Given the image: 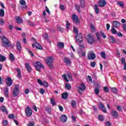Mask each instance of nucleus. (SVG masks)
<instances>
[{
  "label": "nucleus",
  "instance_id": "nucleus-1",
  "mask_svg": "<svg viewBox=\"0 0 126 126\" xmlns=\"http://www.w3.org/2000/svg\"><path fill=\"white\" fill-rule=\"evenodd\" d=\"M1 40L2 41V46L4 48H6V47H10L11 48H13V45L10 44V42L8 38H7L6 37L2 35L1 37Z\"/></svg>",
  "mask_w": 126,
  "mask_h": 126
},
{
  "label": "nucleus",
  "instance_id": "nucleus-2",
  "mask_svg": "<svg viewBox=\"0 0 126 126\" xmlns=\"http://www.w3.org/2000/svg\"><path fill=\"white\" fill-rule=\"evenodd\" d=\"M54 59L52 56L48 57L46 59L45 61V63L48 65L50 68H54V65H53V63H54Z\"/></svg>",
  "mask_w": 126,
  "mask_h": 126
},
{
  "label": "nucleus",
  "instance_id": "nucleus-3",
  "mask_svg": "<svg viewBox=\"0 0 126 126\" xmlns=\"http://www.w3.org/2000/svg\"><path fill=\"white\" fill-rule=\"evenodd\" d=\"M87 41L90 45H93V43L95 42L93 35H91V33H89L87 35Z\"/></svg>",
  "mask_w": 126,
  "mask_h": 126
},
{
  "label": "nucleus",
  "instance_id": "nucleus-4",
  "mask_svg": "<svg viewBox=\"0 0 126 126\" xmlns=\"http://www.w3.org/2000/svg\"><path fill=\"white\" fill-rule=\"evenodd\" d=\"M34 67L35 68V70L37 71H39V72H41V69H40V68L42 67L43 68H44V65H43L42 63H41L40 62H36L35 63Z\"/></svg>",
  "mask_w": 126,
  "mask_h": 126
},
{
  "label": "nucleus",
  "instance_id": "nucleus-5",
  "mask_svg": "<svg viewBox=\"0 0 126 126\" xmlns=\"http://www.w3.org/2000/svg\"><path fill=\"white\" fill-rule=\"evenodd\" d=\"M19 94V85H15V88L13 90V97H16Z\"/></svg>",
  "mask_w": 126,
  "mask_h": 126
},
{
  "label": "nucleus",
  "instance_id": "nucleus-6",
  "mask_svg": "<svg viewBox=\"0 0 126 126\" xmlns=\"http://www.w3.org/2000/svg\"><path fill=\"white\" fill-rule=\"evenodd\" d=\"M81 87H78V93L80 95H82L83 94V92L86 89V86H85V84L84 83H82L81 85Z\"/></svg>",
  "mask_w": 126,
  "mask_h": 126
},
{
  "label": "nucleus",
  "instance_id": "nucleus-7",
  "mask_svg": "<svg viewBox=\"0 0 126 126\" xmlns=\"http://www.w3.org/2000/svg\"><path fill=\"white\" fill-rule=\"evenodd\" d=\"M75 39L78 43H82L83 42V37L82 33H78L75 36Z\"/></svg>",
  "mask_w": 126,
  "mask_h": 126
},
{
  "label": "nucleus",
  "instance_id": "nucleus-8",
  "mask_svg": "<svg viewBox=\"0 0 126 126\" xmlns=\"http://www.w3.org/2000/svg\"><path fill=\"white\" fill-rule=\"evenodd\" d=\"M72 19L73 22L75 24H79L80 21H79V19H78V16H77V15L73 14L72 16Z\"/></svg>",
  "mask_w": 126,
  "mask_h": 126
},
{
  "label": "nucleus",
  "instance_id": "nucleus-9",
  "mask_svg": "<svg viewBox=\"0 0 126 126\" xmlns=\"http://www.w3.org/2000/svg\"><path fill=\"white\" fill-rule=\"evenodd\" d=\"M6 84L7 86H9L10 87L13 84V82L12 81V79L10 77H8L6 79Z\"/></svg>",
  "mask_w": 126,
  "mask_h": 126
},
{
  "label": "nucleus",
  "instance_id": "nucleus-10",
  "mask_svg": "<svg viewBox=\"0 0 126 126\" xmlns=\"http://www.w3.org/2000/svg\"><path fill=\"white\" fill-rule=\"evenodd\" d=\"M107 4V2L105 0H99L98 5L100 7H104Z\"/></svg>",
  "mask_w": 126,
  "mask_h": 126
},
{
  "label": "nucleus",
  "instance_id": "nucleus-11",
  "mask_svg": "<svg viewBox=\"0 0 126 126\" xmlns=\"http://www.w3.org/2000/svg\"><path fill=\"white\" fill-rule=\"evenodd\" d=\"M95 58L96 55H95V53L93 51L91 52L90 54L88 56V59H89V60H94Z\"/></svg>",
  "mask_w": 126,
  "mask_h": 126
},
{
  "label": "nucleus",
  "instance_id": "nucleus-12",
  "mask_svg": "<svg viewBox=\"0 0 126 126\" xmlns=\"http://www.w3.org/2000/svg\"><path fill=\"white\" fill-rule=\"evenodd\" d=\"M26 115L28 117L32 116V110L29 107H28L26 108Z\"/></svg>",
  "mask_w": 126,
  "mask_h": 126
},
{
  "label": "nucleus",
  "instance_id": "nucleus-13",
  "mask_svg": "<svg viewBox=\"0 0 126 126\" xmlns=\"http://www.w3.org/2000/svg\"><path fill=\"white\" fill-rule=\"evenodd\" d=\"M111 116H112V117H113L114 119H117V118L119 117V113L118 112V111L115 110H112L111 111Z\"/></svg>",
  "mask_w": 126,
  "mask_h": 126
},
{
  "label": "nucleus",
  "instance_id": "nucleus-14",
  "mask_svg": "<svg viewBox=\"0 0 126 126\" xmlns=\"http://www.w3.org/2000/svg\"><path fill=\"white\" fill-rule=\"evenodd\" d=\"M99 108L101 109L102 112L105 114L107 113V109H106V107H105V105H104V104H103V103L100 102Z\"/></svg>",
  "mask_w": 126,
  "mask_h": 126
},
{
  "label": "nucleus",
  "instance_id": "nucleus-15",
  "mask_svg": "<svg viewBox=\"0 0 126 126\" xmlns=\"http://www.w3.org/2000/svg\"><path fill=\"white\" fill-rule=\"evenodd\" d=\"M60 120L62 123H65L67 121V116L65 114H63L61 116Z\"/></svg>",
  "mask_w": 126,
  "mask_h": 126
},
{
  "label": "nucleus",
  "instance_id": "nucleus-16",
  "mask_svg": "<svg viewBox=\"0 0 126 126\" xmlns=\"http://www.w3.org/2000/svg\"><path fill=\"white\" fill-rule=\"evenodd\" d=\"M112 24L113 25V26L114 28H118L119 26H121V23L117 21H113Z\"/></svg>",
  "mask_w": 126,
  "mask_h": 126
},
{
  "label": "nucleus",
  "instance_id": "nucleus-17",
  "mask_svg": "<svg viewBox=\"0 0 126 126\" xmlns=\"http://www.w3.org/2000/svg\"><path fill=\"white\" fill-rule=\"evenodd\" d=\"M64 62L65 63H66V64H68V65L71 64V61L70 59L67 57H65L64 58Z\"/></svg>",
  "mask_w": 126,
  "mask_h": 126
},
{
  "label": "nucleus",
  "instance_id": "nucleus-18",
  "mask_svg": "<svg viewBox=\"0 0 126 126\" xmlns=\"http://www.w3.org/2000/svg\"><path fill=\"white\" fill-rule=\"evenodd\" d=\"M15 20L18 24H20L23 23V19H22V18H20L19 16H17L15 18Z\"/></svg>",
  "mask_w": 126,
  "mask_h": 126
},
{
  "label": "nucleus",
  "instance_id": "nucleus-19",
  "mask_svg": "<svg viewBox=\"0 0 126 126\" xmlns=\"http://www.w3.org/2000/svg\"><path fill=\"white\" fill-rule=\"evenodd\" d=\"M0 109L1 110L2 112H3V113H5V114H6L7 115V114H8L7 109L4 105H2L0 107Z\"/></svg>",
  "mask_w": 126,
  "mask_h": 126
},
{
  "label": "nucleus",
  "instance_id": "nucleus-20",
  "mask_svg": "<svg viewBox=\"0 0 126 126\" xmlns=\"http://www.w3.org/2000/svg\"><path fill=\"white\" fill-rule=\"evenodd\" d=\"M16 48L18 50V51H19V52H20L21 51V44H20V42H19V41H17L16 43Z\"/></svg>",
  "mask_w": 126,
  "mask_h": 126
},
{
  "label": "nucleus",
  "instance_id": "nucleus-21",
  "mask_svg": "<svg viewBox=\"0 0 126 126\" xmlns=\"http://www.w3.org/2000/svg\"><path fill=\"white\" fill-rule=\"evenodd\" d=\"M4 93L5 94V97L8 98V88L7 87L4 88Z\"/></svg>",
  "mask_w": 126,
  "mask_h": 126
},
{
  "label": "nucleus",
  "instance_id": "nucleus-22",
  "mask_svg": "<svg viewBox=\"0 0 126 126\" xmlns=\"http://www.w3.org/2000/svg\"><path fill=\"white\" fill-rule=\"evenodd\" d=\"M57 46L60 49H63V48H64V43L63 42H59L57 43Z\"/></svg>",
  "mask_w": 126,
  "mask_h": 126
},
{
  "label": "nucleus",
  "instance_id": "nucleus-23",
  "mask_svg": "<svg viewBox=\"0 0 126 126\" xmlns=\"http://www.w3.org/2000/svg\"><path fill=\"white\" fill-rule=\"evenodd\" d=\"M62 97L63 99L65 100V99H67V97H68V94L67 93H63L62 94Z\"/></svg>",
  "mask_w": 126,
  "mask_h": 126
},
{
  "label": "nucleus",
  "instance_id": "nucleus-24",
  "mask_svg": "<svg viewBox=\"0 0 126 126\" xmlns=\"http://www.w3.org/2000/svg\"><path fill=\"white\" fill-rule=\"evenodd\" d=\"M109 40L110 41V43H112V44H114L116 43V38L114 37L113 36H111L109 37Z\"/></svg>",
  "mask_w": 126,
  "mask_h": 126
},
{
  "label": "nucleus",
  "instance_id": "nucleus-25",
  "mask_svg": "<svg viewBox=\"0 0 126 126\" xmlns=\"http://www.w3.org/2000/svg\"><path fill=\"white\" fill-rule=\"evenodd\" d=\"M5 60H6V57L1 54H0V62L3 63V62H5Z\"/></svg>",
  "mask_w": 126,
  "mask_h": 126
},
{
  "label": "nucleus",
  "instance_id": "nucleus-26",
  "mask_svg": "<svg viewBox=\"0 0 126 126\" xmlns=\"http://www.w3.org/2000/svg\"><path fill=\"white\" fill-rule=\"evenodd\" d=\"M16 70H17V71H18V74H17L18 78H21V77H22L21 76V71H20V69H19V68H16Z\"/></svg>",
  "mask_w": 126,
  "mask_h": 126
},
{
  "label": "nucleus",
  "instance_id": "nucleus-27",
  "mask_svg": "<svg viewBox=\"0 0 126 126\" xmlns=\"http://www.w3.org/2000/svg\"><path fill=\"white\" fill-rule=\"evenodd\" d=\"M26 67L28 70V72H30L31 71V67L29 65V63H26Z\"/></svg>",
  "mask_w": 126,
  "mask_h": 126
},
{
  "label": "nucleus",
  "instance_id": "nucleus-28",
  "mask_svg": "<svg viewBox=\"0 0 126 126\" xmlns=\"http://www.w3.org/2000/svg\"><path fill=\"white\" fill-rule=\"evenodd\" d=\"M9 58L10 59V61H12V62L15 60V57H14V55L12 53H10Z\"/></svg>",
  "mask_w": 126,
  "mask_h": 126
},
{
  "label": "nucleus",
  "instance_id": "nucleus-29",
  "mask_svg": "<svg viewBox=\"0 0 126 126\" xmlns=\"http://www.w3.org/2000/svg\"><path fill=\"white\" fill-rule=\"evenodd\" d=\"M94 10L96 14H99V8H98V5L95 4L94 7Z\"/></svg>",
  "mask_w": 126,
  "mask_h": 126
},
{
  "label": "nucleus",
  "instance_id": "nucleus-30",
  "mask_svg": "<svg viewBox=\"0 0 126 126\" xmlns=\"http://www.w3.org/2000/svg\"><path fill=\"white\" fill-rule=\"evenodd\" d=\"M71 105L72 108H74V109L75 108V107L76 106V101L72 100L71 102Z\"/></svg>",
  "mask_w": 126,
  "mask_h": 126
},
{
  "label": "nucleus",
  "instance_id": "nucleus-31",
  "mask_svg": "<svg viewBox=\"0 0 126 126\" xmlns=\"http://www.w3.org/2000/svg\"><path fill=\"white\" fill-rule=\"evenodd\" d=\"M65 89H67V90H70L71 89V86L69 84H66L65 85Z\"/></svg>",
  "mask_w": 126,
  "mask_h": 126
},
{
  "label": "nucleus",
  "instance_id": "nucleus-32",
  "mask_svg": "<svg viewBox=\"0 0 126 126\" xmlns=\"http://www.w3.org/2000/svg\"><path fill=\"white\" fill-rule=\"evenodd\" d=\"M98 120L100 121V122H103L104 116H103L102 115H99L98 116Z\"/></svg>",
  "mask_w": 126,
  "mask_h": 126
},
{
  "label": "nucleus",
  "instance_id": "nucleus-33",
  "mask_svg": "<svg viewBox=\"0 0 126 126\" xmlns=\"http://www.w3.org/2000/svg\"><path fill=\"white\" fill-rule=\"evenodd\" d=\"M35 47L37 49H38V50H43V47L42 46L40 45L39 43H36V44H35Z\"/></svg>",
  "mask_w": 126,
  "mask_h": 126
},
{
  "label": "nucleus",
  "instance_id": "nucleus-34",
  "mask_svg": "<svg viewBox=\"0 0 126 126\" xmlns=\"http://www.w3.org/2000/svg\"><path fill=\"white\" fill-rule=\"evenodd\" d=\"M111 32L114 35H116L118 33V32L115 29L114 27H112L111 28Z\"/></svg>",
  "mask_w": 126,
  "mask_h": 126
},
{
  "label": "nucleus",
  "instance_id": "nucleus-35",
  "mask_svg": "<svg viewBox=\"0 0 126 126\" xmlns=\"http://www.w3.org/2000/svg\"><path fill=\"white\" fill-rule=\"evenodd\" d=\"M90 28L92 32H95L96 31V29L95 28V27H94V25H93V24H91Z\"/></svg>",
  "mask_w": 126,
  "mask_h": 126
},
{
  "label": "nucleus",
  "instance_id": "nucleus-36",
  "mask_svg": "<svg viewBox=\"0 0 126 126\" xmlns=\"http://www.w3.org/2000/svg\"><path fill=\"white\" fill-rule=\"evenodd\" d=\"M81 7H85L84 0H80Z\"/></svg>",
  "mask_w": 126,
  "mask_h": 126
},
{
  "label": "nucleus",
  "instance_id": "nucleus-37",
  "mask_svg": "<svg viewBox=\"0 0 126 126\" xmlns=\"http://www.w3.org/2000/svg\"><path fill=\"white\" fill-rule=\"evenodd\" d=\"M0 16L1 17H3V16H4V10L3 9H0Z\"/></svg>",
  "mask_w": 126,
  "mask_h": 126
},
{
  "label": "nucleus",
  "instance_id": "nucleus-38",
  "mask_svg": "<svg viewBox=\"0 0 126 126\" xmlns=\"http://www.w3.org/2000/svg\"><path fill=\"white\" fill-rule=\"evenodd\" d=\"M94 91L95 95H98L100 93V90L98 88L94 89Z\"/></svg>",
  "mask_w": 126,
  "mask_h": 126
},
{
  "label": "nucleus",
  "instance_id": "nucleus-39",
  "mask_svg": "<svg viewBox=\"0 0 126 126\" xmlns=\"http://www.w3.org/2000/svg\"><path fill=\"white\" fill-rule=\"evenodd\" d=\"M50 102L52 104V106H55L56 105V101H55V99L54 98H51L50 99Z\"/></svg>",
  "mask_w": 126,
  "mask_h": 126
},
{
  "label": "nucleus",
  "instance_id": "nucleus-40",
  "mask_svg": "<svg viewBox=\"0 0 126 126\" xmlns=\"http://www.w3.org/2000/svg\"><path fill=\"white\" fill-rule=\"evenodd\" d=\"M19 2L21 5H26V1L25 0H20Z\"/></svg>",
  "mask_w": 126,
  "mask_h": 126
},
{
  "label": "nucleus",
  "instance_id": "nucleus-41",
  "mask_svg": "<svg viewBox=\"0 0 126 126\" xmlns=\"http://www.w3.org/2000/svg\"><path fill=\"white\" fill-rule=\"evenodd\" d=\"M100 55H101V58H102V59H106V53H105V52H101L100 53Z\"/></svg>",
  "mask_w": 126,
  "mask_h": 126
},
{
  "label": "nucleus",
  "instance_id": "nucleus-42",
  "mask_svg": "<svg viewBox=\"0 0 126 126\" xmlns=\"http://www.w3.org/2000/svg\"><path fill=\"white\" fill-rule=\"evenodd\" d=\"M111 91L113 93H118V89L116 88H111Z\"/></svg>",
  "mask_w": 126,
  "mask_h": 126
},
{
  "label": "nucleus",
  "instance_id": "nucleus-43",
  "mask_svg": "<svg viewBox=\"0 0 126 126\" xmlns=\"http://www.w3.org/2000/svg\"><path fill=\"white\" fill-rule=\"evenodd\" d=\"M75 7L77 12H81V11L80 10V5H77Z\"/></svg>",
  "mask_w": 126,
  "mask_h": 126
},
{
  "label": "nucleus",
  "instance_id": "nucleus-44",
  "mask_svg": "<svg viewBox=\"0 0 126 126\" xmlns=\"http://www.w3.org/2000/svg\"><path fill=\"white\" fill-rule=\"evenodd\" d=\"M62 77L63 78L64 80H65V82H68V80H67V78L66 77V75L63 74L62 75Z\"/></svg>",
  "mask_w": 126,
  "mask_h": 126
},
{
  "label": "nucleus",
  "instance_id": "nucleus-45",
  "mask_svg": "<svg viewBox=\"0 0 126 126\" xmlns=\"http://www.w3.org/2000/svg\"><path fill=\"white\" fill-rule=\"evenodd\" d=\"M8 118H9V119H10L11 120H12V119H15L14 115L13 114H9L8 115Z\"/></svg>",
  "mask_w": 126,
  "mask_h": 126
},
{
  "label": "nucleus",
  "instance_id": "nucleus-46",
  "mask_svg": "<svg viewBox=\"0 0 126 126\" xmlns=\"http://www.w3.org/2000/svg\"><path fill=\"white\" fill-rule=\"evenodd\" d=\"M43 38L45 40H48V39H49V35L47 34V33H45L43 35Z\"/></svg>",
  "mask_w": 126,
  "mask_h": 126
},
{
  "label": "nucleus",
  "instance_id": "nucleus-47",
  "mask_svg": "<svg viewBox=\"0 0 126 126\" xmlns=\"http://www.w3.org/2000/svg\"><path fill=\"white\" fill-rule=\"evenodd\" d=\"M66 29H69V27L70 26V23H69V22L68 21H66Z\"/></svg>",
  "mask_w": 126,
  "mask_h": 126
},
{
  "label": "nucleus",
  "instance_id": "nucleus-48",
  "mask_svg": "<svg viewBox=\"0 0 126 126\" xmlns=\"http://www.w3.org/2000/svg\"><path fill=\"white\" fill-rule=\"evenodd\" d=\"M73 32L76 34H78V29L75 28V27H73Z\"/></svg>",
  "mask_w": 126,
  "mask_h": 126
},
{
  "label": "nucleus",
  "instance_id": "nucleus-49",
  "mask_svg": "<svg viewBox=\"0 0 126 126\" xmlns=\"http://www.w3.org/2000/svg\"><path fill=\"white\" fill-rule=\"evenodd\" d=\"M27 23H28L29 25H30V26H32V27H34L35 26V24H34V23L31 22V21H27Z\"/></svg>",
  "mask_w": 126,
  "mask_h": 126
},
{
  "label": "nucleus",
  "instance_id": "nucleus-50",
  "mask_svg": "<svg viewBox=\"0 0 126 126\" xmlns=\"http://www.w3.org/2000/svg\"><path fill=\"white\" fill-rule=\"evenodd\" d=\"M103 90L104 92L108 93V92H109V88H108L107 86H105L103 88Z\"/></svg>",
  "mask_w": 126,
  "mask_h": 126
},
{
  "label": "nucleus",
  "instance_id": "nucleus-51",
  "mask_svg": "<svg viewBox=\"0 0 126 126\" xmlns=\"http://www.w3.org/2000/svg\"><path fill=\"white\" fill-rule=\"evenodd\" d=\"M2 125L3 126H7L8 125V121L7 120H3L2 122Z\"/></svg>",
  "mask_w": 126,
  "mask_h": 126
},
{
  "label": "nucleus",
  "instance_id": "nucleus-52",
  "mask_svg": "<svg viewBox=\"0 0 126 126\" xmlns=\"http://www.w3.org/2000/svg\"><path fill=\"white\" fill-rule=\"evenodd\" d=\"M117 4H118V5H120V6H121V7H124V2L121 1L118 2Z\"/></svg>",
  "mask_w": 126,
  "mask_h": 126
},
{
  "label": "nucleus",
  "instance_id": "nucleus-53",
  "mask_svg": "<svg viewBox=\"0 0 126 126\" xmlns=\"http://www.w3.org/2000/svg\"><path fill=\"white\" fill-rule=\"evenodd\" d=\"M43 85V86H44V87L47 88V87H48V86H49V84L47 82H46V81H44Z\"/></svg>",
  "mask_w": 126,
  "mask_h": 126
},
{
  "label": "nucleus",
  "instance_id": "nucleus-54",
  "mask_svg": "<svg viewBox=\"0 0 126 126\" xmlns=\"http://www.w3.org/2000/svg\"><path fill=\"white\" fill-rule=\"evenodd\" d=\"M39 92H40V94H42L43 95L45 93V90H44V89H43V88H41L39 90Z\"/></svg>",
  "mask_w": 126,
  "mask_h": 126
},
{
  "label": "nucleus",
  "instance_id": "nucleus-55",
  "mask_svg": "<svg viewBox=\"0 0 126 126\" xmlns=\"http://www.w3.org/2000/svg\"><path fill=\"white\" fill-rule=\"evenodd\" d=\"M37 81L38 84H39L40 85L43 86V81H42V80H40V79H37Z\"/></svg>",
  "mask_w": 126,
  "mask_h": 126
},
{
  "label": "nucleus",
  "instance_id": "nucleus-56",
  "mask_svg": "<svg viewBox=\"0 0 126 126\" xmlns=\"http://www.w3.org/2000/svg\"><path fill=\"white\" fill-rule=\"evenodd\" d=\"M121 63L122 64H125V63H126V59L124 57L121 59Z\"/></svg>",
  "mask_w": 126,
  "mask_h": 126
},
{
  "label": "nucleus",
  "instance_id": "nucleus-57",
  "mask_svg": "<svg viewBox=\"0 0 126 126\" xmlns=\"http://www.w3.org/2000/svg\"><path fill=\"white\" fill-rule=\"evenodd\" d=\"M95 35L97 38V40L99 41H101V39L100 38V34H99V32H96Z\"/></svg>",
  "mask_w": 126,
  "mask_h": 126
},
{
  "label": "nucleus",
  "instance_id": "nucleus-58",
  "mask_svg": "<svg viewBox=\"0 0 126 126\" xmlns=\"http://www.w3.org/2000/svg\"><path fill=\"white\" fill-rule=\"evenodd\" d=\"M90 65L91 66H92V67H95V66H96V62H92L90 64Z\"/></svg>",
  "mask_w": 126,
  "mask_h": 126
},
{
  "label": "nucleus",
  "instance_id": "nucleus-59",
  "mask_svg": "<svg viewBox=\"0 0 126 126\" xmlns=\"http://www.w3.org/2000/svg\"><path fill=\"white\" fill-rule=\"evenodd\" d=\"M100 36H101V37H102L103 39H106V35H105V33H104L102 32H100Z\"/></svg>",
  "mask_w": 126,
  "mask_h": 126
},
{
  "label": "nucleus",
  "instance_id": "nucleus-60",
  "mask_svg": "<svg viewBox=\"0 0 126 126\" xmlns=\"http://www.w3.org/2000/svg\"><path fill=\"white\" fill-rule=\"evenodd\" d=\"M27 51H28L29 54H30V55L32 56V57H34V54L33 53V52H32L31 50H29V49H27Z\"/></svg>",
  "mask_w": 126,
  "mask_h": 126
},
{
  "label": "nucleus",
  "instance_id": "nucleus-61",
  "mask_svg": "<svg viewBox=\"0 0 126 126\" xmlns=\"http://www.w3.org/2000/svg\"><path fill=\"white\" fill-rule=\"evenodd\" d=\"M117 109L119 112H122L123 110L122 109V106H117Z\"/></svg>",
  "mask_w": 126,
  "mask_h": 126
},
{
  "label": "nucleus",
  "instance_id": "nucleus-62",
  "mask_svg": "<svg viewBox=\"0 0 126 126\" xmlns=\"http://www.w3.org/2000/svg\"><path fill=\"white\" fill-rule=\"evenodd\" d=\"M67 77L68 78H69L70 79H71L72 78V76L70 73L67 74Z\"/></svg>",
  "mask_w": 126,
  "mask_h": 126
},
{
  "label": "nucleus",
  "instance_id": "nucleus-63",
  "mask_svg": "<svg viewBox=\"0 0 126 126\" xmlns=\"http://www.w3.org/2000/svg\"><path fill=\"white\" fill-rule=\"evenodd\" d=\"M117 34L118 37H123V33H122L121 32H117Z\"/></svg>",
  "mask_w": 126,
  "mask_h": 126
},
{
  "label": "nucleus",
  "instance_id": "nucleus-64",
  "mask_svg": "<svg viewBox=\"0 0 126 126\" xmlns=\"http://www.w3.org/2000/svg\"><path fill=\"white\" fill-rule=\"evenodd\" d=\"M106 126H111L112 125V124H111V123H110V122L107 121L106 124H105Z\"/></svg>",
  "mask_w": 126,
  "mask_h": 126
}]
</instances>
